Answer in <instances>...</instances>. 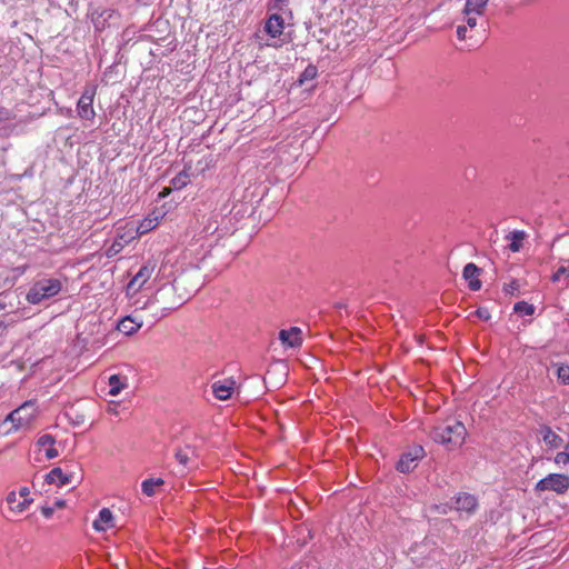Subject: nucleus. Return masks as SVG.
<instances>
[{
    "label": "nucleus",
    "instance_id": "22",
    "mask_svg": "<svg viewBox=\"0 0 569 569\" xmlns=\"http://www.w3.org/2000/svg\"><path fill=\"white\" fill-rule=\"evenodd\" d=\"M164 483L161 478H149L142 481L141 490L147 497H152L156 493V488Z\"/></svg>",
    "mask_w": 569,
    "mask_h": 569
},
{
    "label": "nucleus",
    "instance_id": "23",
    "mask_svg": "<svg viewBox=\"0 0 569 569\" xmlns=\"http://www.w3.org/2000/svg\"><path fill=\"white\" fill-rule=\"evenodd\" d=\"M526 233L525 231L516 230L510 232L507 238L511 239V242L509 244V249L512 252H518L521 249L522 240L525 239Z\"/></svg>",
    "mask_w": 569,
    "mask_h": 569
},
{
    "label": "nucleus",
    "instance_id": "5",
    "mask_svg": "<svg viewBox=\"0 0 569 569\" xmlns=\"http://www.w3.org/2000/svg\"><path fill=\"white\" fill-rule=\"evenodd\" d=\"M94 88H86L77 103L78 117L82 120L93 121L96 111L93 109Z\"/></svg>",
    "mask_w": 569,
    "mask_h": 569
},
{
    "label": "nucleus",
    "instance_id": "1",
    "mask_svg": "<svg viewBox=\"0 0 569 569\" xmlns=\"http://www.w3.org/2000/svg\"><path fill=\"white\" fill-rule=\"evenodd\" d=\"M467 436V429L465 425L457 420H449L441 425L433 427L430 432L431 439L448 449L460 447Z\"/></svg>",
    "mask_w": 569,
    "mask_h": 569
},
{
    "label": "nucleus",
    "instance_id": "15",
    "mask_svg": "<svg viewBox=\"0 0 569 569\" xmlns=\"http://www.w3.org/2000/svg\"><path fill=\"white\" fill-rule=\"evenodd\" d=\"M284 29V20L283 18L278 14L273 13L271 14L266 23H264V31L271 37L277 38L282 34Z\"/></svg>",
    "mask_w": 569,
    "mask_h": 569
},
{
    "label": "nucleus",
    "instance_id": "9",
    "mask_svg": "<svg viewBox=\"0 0 569 569\" xmlns=\"http://www.w3.org/2000/svg\"><path fill=\"white\" fill-rule=\"evenodd\" d=\"M76 478V473L70 470H63L59 467L53 468L46 475V481L48 483H54L59 487L72 483Z\"/></svg>",
    "mask_w": 569,
    "mask_h": 569
},
{
    "label": "nucleus",
    "instance_id": "25",
    "mask_svg": "<svg viewBox=\"0 0 569 569\" xmlns=\"http://www.w3.org/2000/svg\"><path fill=\"white\" fill-rule=\"evenodd\" d=\"M513 311L521 316H531L535 312V307L527 301H518L513 306Z\"/></svg>",
    "mask_w": 569,
    "mask_h": 569
},
{
    "label": "nucleus",
    "instance_id": "40",
    "mask_svg": "<svg viewBox=\"0 0 569 569\" xmlns=\"http://www.w3.org/2000/svg\"><path fill=\"white\" fill-rule=\"evenodd\" d=\"M41 512L46 518H50L53 513V508L52 507H42Z\"/></svg>",
    "mask_w": 569,
    "mask_h": 569
},
{
    "label": "nucleus",
    "instance_id": "16",
    "mask_svg": "<svg viewBox=\"0 0 569 569\" xmlns=\"http://www.w3.org/2000/svg\"><path fill=\"white\" fill-rule=\"evenodd\" d=\"M477 506L478 502L476 497L470 493H460L457 496L455 501V508L458 511H466L468 513L473 512Z\"/></svg>",
    "mask_w": 569,
    "mask_h": 569
},
{
    "label": "nucleus",
    "instance_id": "3",
    "mask_svg": "<svg viewBox=\"0 0 569 569\" xmlns=\"http://www.w3.org/2000/svg\"><path fill=\"white\" fill-rule=\"evenodd\" d=\"M36 413L37 408L33 401L22 403L7 416L4 422L9 421L12 423V427L7 430V433L28 427L34 419Z\"/></svg>",
    "mask_w": 569,
    "mask_h": 569
},
{
    "label": "nucleus",
    "instance_id": "43",
    "mask_svg": "<svg viewBox=\"0 0 569 569\" xmlns=\"http://www.w3.org/2000/svg\"><path fill=\"white\" fill-rule=\"evenodd\" d=\"M3 113H4L3 109L0 108V122L4 119Z\"/></svg>",
    "mask_w": 569,
    "mask_h": 569
},
{
    "label": "nucleus",
    "instance_id": "35",
    "mask_svg": "<svg viewBox=\"0 0 569 569\" xmlns=\"http://www.w3.org/2000/svg\"><path fill=\"white\" fill-rule=\"evenodd\" d=\"M467 26L460 24L457 27V37L459 40H466L467 39Z\"/></svg>",
    "mask_w": 569,
    "mask_h": 569
},
{
    "label": "nucleus",
    "instance_id": "14",
    "mask_svg": "<svg viewBox=\"0 0 569 569\" xmlns=\"http://www.w3.org/2000/svg\"><path fill=\"white\" fill-rule=\"evenodd\" d=\"M33 500L31 498H24L21 500L16 490L10 491L6 497V502L9 509L14 513H21L28 509Z\"/></svg>",
    "mask_w": 569,
    "mask_h": 569
},
{
    "label": "nucleus",
    "instance_id": "28",
    "mask_svg": "<svg viewBox=\"0 0 569 569\" xmlns=\"http://www.w3.org/2000/svg\"><path fill=\"white\" fill-rule=\"evenodd\" d=\"M56 443V439L53 436L51 435H42L39 439H38V446L39 447H42V448H46V447H52L53 445Z\"/></svg>",
    "mask_w": 569,
    "mask_h": 569
},
{
    "label": "nucleus",
    "instance_id": "38",
    "mask_svg": "<svg viewBox=\"0 0 569 569\" xmlns=\"http://www.w3.org/2000/svg\"><path fill=\"white\" fill-rule=\"evenodd\" d=\"M183 302H184V300L182 298H180L179 301L176 305H172L170 307H164L162 310L166 311V312H163L161 315V317L166 316L168 311L173 310V309L180 307Z\"/></svg>",
    "mask_w": 569,
    "mask_h": 569
},
{
    "label": "nucleus",
    "instance_id": "42",
    "mask_svg": "<svg viewBox=\"0 0 569 569\" xmlns=\"http://www.w3.org/2000/svg\"><path fill=\"white\" fill-rule=\"evenodd\" d=\"M56 506H57L58 508H62V507L64 506V501H63V500H58V501L56 502Z\"/></svg>",
    "mask_w": 569,
    "mask_h": 569
},
{
    "label": "nucleus",
    "instance_id": "8",
    "mask_svg": "<svg viewBox=\"0 0 569 569\" xmlns=\"http://www.w3.org/2000/svg\"><path fill=\"white\" fill-rule=\"evenodd\" d=\"M234 387L236 380L232 377H230L214 381L211 385V390L217 399L224 401L231 398Z\"/></svg>",
    "mask_w": 569,
    "mask_h": 569
},
{
    "label": "nucleus",
    "instance_id": "2",
    "mask_svg": "<svg viewBox=\"0 0 569 569\" xmlns=\"http://www.w3.org/2000/svg\"><path fill=\"white\" fill-rule=\"evenodd\" d=\"M61 289L62 283L59 279H41L29 289L27 301L31 305H38L46 299L57 296Z\"/></svg>",
    "mask_w": 569,
    "mask_h": 569
},
{
    "label": "nucleus",
    "instance_id": "4",
    "mask_svg": "<svg viewBox=\"0 0 569 569\" xmlns=\"http://www.w3.org/2000/svg\"><path fill=\"white\" fill-rule=\"evenodd\" d=\"M569 489V476L563 473H549L540 479L536 486V492L553 491L557 495H563Z\"/></svg>",
    "mask_w": 569,
    "mask_h": 569
},
{
    "label": "nucleus",
    "instance_id": "32",
    "mask_svg": "<svg viewBox=\"0 0 569 569\" xmlns=\"http://www.w3.org/2000/svg\"><path fill=\"white\" fill-rule=\"evenodd\" d=\"M519 289V283L517 280H512L510 283L505 284L503 291L509 295H515Z\"/></svg>",
    "mask_w": 569,
    "mask_h": 569
},
{
    "label": "nucleus",
    "instance_id": "31",
    "mask_svg": "<svg viewBox=\"0 0 569 569\" xmlns=\"http://www.w3.org/2000/svg\"><path fill=\"white\" fill-rule=\"evenodd\" d=\"M562 276L569 277V268L561 266L558 270L552 274L551 281L558 282Z\"/></svg>",
    "mask_w": 569,
    "mask_h": 569
},
{
    "label": "nucleus",
    "instance_id": "13",
    "mask_svg": "<svg viewBox=\"0 0 569 569\" xmlns=\"http://www.w3.org/2000/svg\"><path fill=\"white\" fill-rule=\"evenodd\" d=\"M114 14H117V12L113 9H96L90 13V18L94 29L102 31Z\"/></svg>",
    "mask_w": 569,
    "mask_h": 569
},
{
    "label": "nucleus",
    "instance_id": "41",
    "mask_svg": "<svg viewBox=\"0 0 569 569\" xmlns=\"http://www.w3.org/2000/svg\"><path fill=\"white\" fill-rule=\"evenodd\" d=\"M151 223H152V220H148V223L146 226H144V222L141 223L140 228H143L142 232H146L148 229L153 228V226Z\"/></svg>",
    "mask_w": 569,
    "mask_h": 569
},
{
    "label": "nucleus",
    "instance_id": "10",
    "mask_svg": "<svg viewBox=\"0 0 569 569\" xmlns=\"http://www.w3.org/2000/svg\"><path fill=\"white\" fill-rule=\"evenodd\" d=\"M538 433L549 450L559 449L563 445V439L548 425H541L538 429Z\"/></svg>",
    "mask_w": 569,
    "mask_h": 569
},
{
    "label": "nucleus",
    "instance_id": "21",
    "mask_svg": "<svg viewBox=\"0 0 569 569\" xmlns=\"http://www.w3.org/2000/svg\"><path fill=\"white\" fill-rule=\"evenodd\" d=\"M189 168H184L182 171L177 173L170 181V186L174 190H181L190 182V174L188 172Z\"/></svg>",
    "mask_w": 569,
    "mask_h": 569
},
{
    "label": "nucleus",
    "instance_id": "7",
    "mask_svg": "<svg viewBox=\"0 0 569 569\" xmlns=\"http://www.w3.org/2000/svg\"><path fill=\"white\" fill-rule=\"evenodd\" d=\"M156 267L157 263L154 260H148L128 283V290H140L143 287V284L151 278Z\"/></svg>",
    "mask_w": 569,
    "mask_h": 569
},
{
    "label": "nucleus",
    "instance_id": "33",
    "mask_svg": "<svg viewBox=\"0 0 569 569\" xmlns=\"http://www.w3.org/2000/svg\"><path fill=\"white\" fill-rule=\"evenodd\" d=\"M475 313L479 319L485 321H488L491 317L489 310L485 307L478 308Z\"/></svg>",
    "mask_w": 569,
    "mask_h": 569
},
{
    "label": "nucleus",
    "instance_id": "29",
    "mask_svg": "<svg viewBox=\"0 0 569 569\" xmlns=\"http://www.w3.org/2000/svg\"><path fill=\"white\" fill-rule=\"evenodd\" d=\"M123 246L120 241H114L107 250V257L111 258L118 254L122 250Z\"/></svg>",
    "mask_w": 569,
    "mask_h": 569
},
{
    "label": "nucleus",
    "instance_id": "44",
    "mask_svg": "<svg viewBox=\"0 0 569 569\" xmlns=\"http://www.w3.org/2000/svg\"><path fill=\"white\" fill-rule=\"evenodd\" d=\"M81 422H83V417H77V421H76V423H78V425H79V423H81Z\"/></svg>",
    "mask_w": 569,
    "mask_h": 569
},
{
    "label": "nucleus",
    "instance_id": "39",
    "mask_svg": "<svg viewBox=\"0 0 569 569\" xmlns=\"http://www.w3.org/2000/svg\"><path fill=\"white\" fill-rule=\"evenodd\" d=\"M57 456H58V450H57L56 448H53V446H52V447L47 448V450H46V457H47L48 459H53V458H56Z\"/></svg>",
    "mask_w": 569,
    "mask_h": 569
},
{
    "label": "nucleus",
    "instance_id": "36",
    "mask_svg": "<svg viewBox=\"0 0 569 569\" xmlns=\"http://www.w3.org/2000/svg\"><path fill=\"white\" fill-rule=\"evenodd\" d=\"M177 286H178V280H174L170 286H163L160 290L161 295L172 293L173 291H176Z\"/></svg>",
    "mask_w": 569,
    "mask_h": 569
},
{
    "label": "nucleus",
    "instance_id": "6",
    "mask_svg": "<svg viewBox=\"0 0 569 569\" xmlns=\"http://www.w3.org/2000/svg\"><path fill=\"white\" fill-rule=\"evenodd\" d=\"M425 456V449L421 446H415L407 452L402 453L398 463L397 470L400 472H409L413 470L418 461L421 460Z\"/></svg>",
    "mask_w": 569,
    "mask_h": 569
},
{
    "label": "nucleus",
    "instance_id": "12",
    "mask_svg": "<svg viewBox=\"0 0 569 569\" xmlns=\"http://www.w3.org/2000/svg\"><path fill=\"white\" fill-rule=\"evenodd\" d=\"M480 273L481 269L478 268L475 263L469 262L465 266L462 277L466 281H468V287L470 290L478 291L481 288V281L478 278Z\"/></svg>",
    "mask_w": 569,
    "mask_h": 569
},
{
    "label": "nucleus",
    "instance_id": "26",
    "mask_svg": "<svg viewBox=\"0 0 569 569\" xmlns=\"http://www.w3.org/2000/svg\"><path fill=\"white\" fill-rule=\"evenodd\" d=\"M318 74L317 67L313 64H308L306 69L300 74L298 81L300 84L305 83L306 81L313 80Z\"/></svg>",
    "mask_w": 569,
    "mask_h": 569
},
{
    "label": "nucleus",
    "instance_id": "37",
    "mask_svg": "<svg viewBox=\"0 0 569 569\" xmlns=\"http://www.w3.org/2000/svg\"><path fill=\"white\" fill-rule=\"evenodd\" d=\"M19 498L21 500H24V498H30L29 495H30V490L28 487H21L18 491H17Z\"/></svg>",
    "mask_w": 569,
    "mask_h": 569
},
{
    "label": "nucleus",
    "instance_id": "20",
    "mask_svg": "<svg viewBox=\"0 0 569 569\" xmlns=\"http://www.w3.org/2000/svg\"><path fill=\"white\" fill-rule=\"evenodd\" d=\"M196 456H197L196 449L191 446H184L183 448L177 449L174 452V458L183 467H187L188 462L191 460V458H193Z\"/></svg>",
    "mask_w": 569,
    "mask_h": 569
},
{
    "label": "nucleus",
    "instance_id": "27",
    "mask_svg": "<svg viewBox=\"0 0 569 569\" xmlns=\"http://www.w3.org/2000/svg\"><path fill=\"white\" fill-rule=\"evenodd\" d=\"M556 373H557V378L563 385H569V366L568 365H559Z\"/></svg>",
    "mask_w": 569,
    "mask_h": 569
},
{
    "label": "nucleus",
    "instance_id": "34",
    "mask_svg": "<svg viewBox=\"0 0 569 569\" xmlns=\"http://www.w3.org/2000/svg\"><path fill=\"white\" fill-rule=\"evenodd\" d=\"M477 17L478 16H475L473 13H469V14H465V22L467 26V28H475L477 26Z\"/></svg>",
    "mask_w": 569,
    "mask_h": 569
},
{
    "label": "nucleus",
    "instance_id": "17",
    "mask_svg": "<svg viewBox=\"0 0 569 569\" xmlns=\"http://www.w3.org/2000/svg\"><path fill=\"white\" fill-rule=\"evenodd\" d=\"M113 516L108 508H103L99 511L98 518L93 521V528L97 531H106L113 527Z\"/></svg>",
    "mask_w": 569,
    "mask_h": 569
},
{
    "label": "nucleus",
    "instance_id": "19",
    "mask_svg": "<svg viewBox=\"0 0 569 569\" xmlns=\"http://www.w3.org/2000/svg\"><path fill=\"white\" fill-rule=\"evenodd\" d=\"M489 0H466L463 14L482 16Z\"/></svg>",
    "mask_w": 569,
    "mask_h": 569
},
{
    "label": "nucleus",
    "instance_id": "11",
    "mask_svg": "<svg viewBox=\"0 0 569 569\" xmlns=\"http://www.w3.org/2000/svg\"><path fill=\"white\" fill-rule=\"evenodd\" d=\"M301 329L298 327H291L283 329L279 332V339L283 346L289 348H297L302 343Z\"/></svg>",
    "mask_w": 569,
    "mask_h": 569
},
{
    "label": "nucleus",
    "instance_id": "24",
    "mask_svg": "<svg viewBox=\"0 0 569 569\" xmlns=\"http://www.w3.org/2000/svg\"><path fill=\"white\" fill-rule=\"evenodd\" d=\"M123 378L119 375H112L109 377V395L118 396L124 388Z\"/></svg>",
    "mask_w": 569,
    "mask_h": 569
},
{
    "label": "nucleus",
    "instance_id": "18",
    "mask_svg": "<svg viewBox=\"0 0 569 569\" xmlns=\"http://www.w3.org/2000/svg\"><path fill=\"white\" fill-rule=\"evenodd\" d=\"M141 326L142 321H137L134 318L127 316L119 321L117 329L126 336H131L137 332Z\"/></svg>",
    "mask_w": 569,
    "mask_h": 569
},
{
    "label": "nucleus",
    "instance_id": "30",
    "mask_svg": "<svg viewBox=\"0 0 569 569\" xmlns=\"http://www.w3.org/2000/svg\"><path fill=\"white\" fill-rule=\"evenodd\" d=\"M553 462L557 466H566L569 463V456L566 455L565 451H560L555 456Z\"/></svg>",
    "mask_w": 569,
    "mask_h": 569
}]
</instances>
